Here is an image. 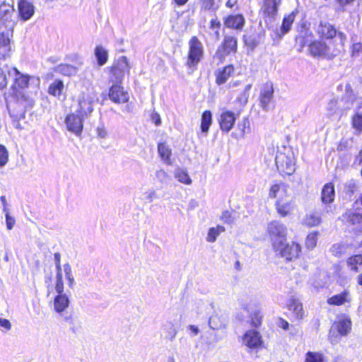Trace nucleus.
I'll use <instances>...</instances> for the list:
<instances>
[{
	"mask_svg": "<svg viewBox=\"0 0 362 362\" xmlns=\"http://www.w3.org/2000/svg\"><path fill=\"white\" fill-rule=\"evenodd\" d=\"M337 38L340 40V44L337 47H332L330 44L325 42L315 40L309 45V51L313 57H325L328 58L334 57L339 54L343 48L344 41L346 37L342 33H338Z\"/></svg>",
	"mask_w": 362,
	"mask_h": 362,
	"instance_id": "obj_1",
	"label": "nucleus"
},
{
	"mask_svg": "<svg viewBox=\"0 0 362 362\" xmlns=\"http://www.w3.org/2000/svg\"><path fill=\"white\" fill-rule=\"evenodd\" d=\"M287 231V227L279 221L274 220L268 223L267 233L275 250H279L284 245Z\"/></svg>",
	"mask_w": 362,
	"mask_h": 362,
	"instance_id": "obj_2",
	"label": "nucleus"
},
{
	"mask_svg": "<svg viewBox=\"0 0 362 362\" xmlns=\"http://www.w3.org/2000/svg\"><path fill=\"white\" fill-rule=\"evenodd\" d=\"M204 54V47L200 40L195 36L189 41V52L187 65L189 67L196 66L202 59Z\"/></svg>",
	"mask_w": 362,
	"mask_h": 362,
	"instance_id": "obj_3",
	"label": "nucleus"
},
{
	"mask_svg": "<svg viewBox=\"0 0 362 362\" xmlns=\"http://www.w3.org/2000/svg\"><path fill=\"white\" fill-rule=\"evenodd\" d=\"M238 50V40L235 37L226 35L221 46L215 53V58L222 62L225 58L231 53H236Z\"/></svg>",
	"mask_w": 362,
	"mask_h": 362,
	"instance_id": "obj_4",
	"label": "nucleus"
},
{
	"mask_svg": "<svg viewBox=\"0 0 362 362\" xmlns=\"http://www.w3.org/2000/svg\"><path fill=\"white\" fill-rule=\"evenodd\" d=\"M96 94L93 90H88L83 93L78 99V108L76 110L82 117H88L93 111V103L95 100Z\"/></svg>",
	"mask_w": 362,
	"mask_h": 362,
	"instance_id": "obj_5",
	"label": "nucleus"
},
{
	"mask_svg": "<svg viewBox=\"0 0 362 362\" xmlns=\"http://www.w3.org/2000/svg\"><path fill=\"white\" fill-rule=\"evenodd\" d=\"M275 160L279 170L282 173L290 175L295 172V163L292 153L278 152Z\"/></svg>",
	"mask_w": 362,
	"mask_h": 362,
	"instance_id": "obj_6",
	"label": "nucleus"
},
{
	"mask_svg": "<svg viewBox=\"0 0 362 362\" xmlns=\"http://www.w3.org/2000/svg\"><path fill=\"white\" fill-rule=\"evenodd\" d=\"M129 66L126 57H120L111 68L110 80L116 83H121L124 74L129 72Z\"/></svg>",
	"mask_w": 362,
	"mask_h": 362,
	"instance_id": "obj_7",
	"label": "nucleus"
},
{
	"mask_svg": "<svg viewBox=\"0 0 362 362\" xmlns=\"http://www.w3.org/2000/svg\"><path fill=\"white\" fill-rule=\"evenodd\" d=\"M239 115V111L234 112L226 109L223 110L218 119L221 129L224 132L230 131Z\"/></svg>",
	"mask_w": 362,
	"mask_h": 362,
	"instance_id": "obj_8",
	"label": "nucleus"
},
{
	"mask_svg": "<svg viewBox=\"0 0 362 362\" xmlns=\"http://www.w3.org/2000/svg\"><path fill=\"white\" fill-rule=\"evenodd\" d=\"M274 98V88L271 82H267L263 85L259 95V103L261 107L268 111L272 108Z\"/></svg>",
	"mask_w": 362,
	"mask_h": 362,
	"instance_id": "obj_9",
	"label": "nucleus"
},
{
	"mask_svg": "<svg viewBox=\"0 0 362 362\" xmlns=\"http://www.w3.org/2000/svg\"><path fill=\"white\" fill-rule=\"evenodd\" d=\"M275 209L279 216L284 218L293 211L294 206L287 194L278 198L275 204Z\"/></svg>",
	"mask_w": 362,
	"mask_h": 362,
	"instance_id": "obj_10",
	"label": "nucleus"
},
{
	"mask_svg": "<svg viewBox=\"0 0 362 362\" xmlns=\"http://www.w3.org/2000/svg\"><path fill=\"white\" fill-rule=\"evenodd\" d=\"M208 325L213 330L226 329L228 325V316L222 312H215L209 319Z\"/></svg>",
	"mask_w": 362,
	"mask_h": 362,
	"instance_id": "obj_11",
	"label": "nucleus"
},
{
	"mask_svg": "<svg viewBox=\"0 0 362 362\" xmlns=\"http://www.w3.org/2000/svg\"><path fill=\"white\" fill-rule=\"evenodd\" d=\"M13 37V23L11 29L0 32V58H5L11 50V39Z\"/></svg>",
	"mask_w": 362,
	"mask_h": 362,
	"instance_id": "obj_12",
	"label": "nucleus"
},
{
	"mask_svg": "<svg viewBox=\"0 0 362 362\" xmlns=\"http://www.w3.org/2000/svg\"><path fill=\"white\" fill-rule=\"evenodd\" d=\"M262 343L261 335L256 330H248L242 337V344L250 349H256Z\"/></svg>",
	"mask_w": 362,
	"mask_h": 362,
	"instance_id": "obj_13",
	"label": "nucleus"
},
{
	"mask_svg": "<svg viewBox=\"0 0 362 362\" xmlns=\"http://www.w3.org/2000/svg\"><path fill=\"white\" fill-rule=\"evenodd\" d=\"M85 117H82L78 113L71 114L66 118V127L69 131L79 135L83 130V121Z\"/></svg>",
	"mask_w": 362,
	"mask_h": 362,
	"instance_id": "obj_14",
	"label": "nucleus"
},
{
	"mask_svg": "<svg viewBox=\"0 0 362 362\" xmlns=\"http://www.w3.org/2000/svg\"><path fill=\"white\" fill-rule=\"evenodd\" d=\"M281 257H284L286 260H292L297 258L301 251V247L299 244L292 242L288 243L285 246H281L279 250Z\"/></svg>",
	"mask_w": 362,
	"mask_h": 362,
	"instance_id": "obj_15",
	"label": "nucleus"
},
{
	"mask_svg": "<svg viewBox=\"0 0 362 362\" xmlns=\"http://www.w3.org/2000/svg\"><path fill=\"white\" fill-rule=\"evenodd\" d=\"M109 97L111 100L117 103H124L129 100L128 93L117 83L112 85L110 88Z\"/></svg>",
	"mask_w": 362,
	"mask_h": 362,
	"instance_id": "obj_16",
	"label": "nucleus"
},
{
	"mask_svg": "<svg viewBox=\"0 0 362 362\" xmlns=\"http://www.w3.org/2000/svg\"><path fill=\"white\" fill-rule=\"evenodd\" d=\"M316 32L321 38H325L327 40L332 39L334 37H337V30L333 25L326 22H321L317 27Z\"/></svg>",
	"mask_w": 362,
	"mask_h": 362,
	"instance_id": "obj_17",
	"label": "nucleus"
},
{
	"mask_svg": "<svg viewBox=\"0 0 362 362\" xmlns=\"http://www.w3.org/2000/svg\"><path fill=\"white\" fill-rule=\"evenodd\" d=\"M18 8L19 16L23 21L29 20L34 14V6L27 0H20Z\"/></svg>",
	"mask_w": 362,
	"mask_h": 362,
	"instance_id": "obj_18",
	"label": "nucleus"
},
{
	"mask_svg": "<svg viewBox=\"0 0 362 362\" xmlns=\"http://www.w3.org/2000/svg\"><path fill=\"white\" fill-rule=\"evenodd\" d=\"M234 66L231 64L224 66L223 69H218L216 73V83L220 86L226 83L234 73Z\"/></svg>",
	"mask_w": 362,
	"mask_h": 362,
	"instance_id": "obj_19",
	"label": "nucleus"
},
{
	"mask_svg": "<svg viewBox=\"0 0 362 362\" xmlns=\"http://www.w3.org/2000/svg\"><path fill=\"white\" fill-rule=\"evenodd\" d=\"M224 24L230 28L242 30L245 24V18L240 14L230 15L226 18Z\"/></svg>",
	"mask_w": 362,
	"mask_h": 362,
	"instance_id": "obj_20",
	"label": "nucleus"
},
{
	"mask_svg": "<svg viewBox=\"0 0 362 362\" xmlns=\"http://www.w3.org/2000/svg\"><path fill=\"white\" fill-rule=\"evenodd\" d=\"M351 327V320L349 319H342L337 322L330 330V338L332 341H334L332 338V333L337 330L340 335H346L349 332Z\"/></svg>",
	"mask_w": 362,
	"mask_h": 362,
	"instance_id": "obj_21",
	"label": "nucleus"
},
{
	"mask_svg": "<svg viewBox=\"0 0 362 362\" xmlns=\"http://www.w3.org/2000/svg\"><path fill=\"white\" fill-rule=\"evenodd\" d=\"M288 307L289 310L293 313V316L296 319L300 320L303 317L304 310L303 308V305L298 299L294 297L291 298L289 299Z\"/></svg>",
	"mask_w": 362,
	"mask_h": 362,
	"instance_id": "obj_22",
	"label": "nucleus"
},
{
	"mask_svg": "<svg viewBox=\"0 0 362 362\" xmlns=\"http://www.w3.org/2000/svg\"><path fill=\"white\" fill-rule=\"evenodd\" d=\"M70 303L69 297L65 293L57 295L54 299V309L58 313H62Z\"/></svg>",
	"mask_w": 362,
	"mask_h": 362,
	"instance_id": "obj_23",
	"label": "nucleus"
},
{
	"mask_svg": "<svg viewBox=\"0 0 362 362\" xmlns=\"http://www.w3.org/2000/svg\"><path fill=\"white\" fill-rule=\"evenodd\" d=\"M8 74L14 77L15 83L21 88L23 89L28 87L30 76L22 74L17 69L13 68L8 71Z\"/></svg>",
	"mask_w": 362,
	"mask_h": 362,
	"instance_id": "obj_24",
	"label": "nucleus"
},
{
	"mask_svg": "<svg viewBox=\"0 0 362 362\" xmlns=\"http://www.w3.org/2000/svg\"><path fill=\"white\" fill-rule=\"evenodd\" d=\"M334 186L331 183L326 184L322 190L321 200L323 204H329L334 201Z\"/></svg>",
	"mask_w": 362,
	"mask_h": 362,
	"instance_id": "obj_25",
	"label": "nucleus"
},
{
	"mask_svg": "<svg viewBox=\"0 0 362 362\" xmlns=\"http://www.w3.org/2000/svg\"><path fill=\"white\" fill-rule=\"evenodd\" d=\"M350 294L347 291H344L341 293L334 295L328 298L327 303L333 305H341L345 303L350 302Z\"/></svg>",
	"mask_w": 362,
	"mask_h": 362,
	"instance_id": "obj_26",
	"label": "nucleus"
},
{
	"mask_svg": "<svg viewBox=\"0 0 362 362\" xmlns=\"http://www.w3.org/2000/svg\"><path fill=\"white\" fill-rule=\"evenodd\" d=\"M279 3V1L277 0H264L262 8L263 13L268 16L273 17L277 12Z\"/></svg>",
	"mask_w": 362,
	"mask_h": 362,
	"instance_id": "obj_27",
	"label": "nucleus"
},
{
	"mask_svg": "<svg viewBox=\"0 0 362 362\" xmlns=\"http://www.w3.org/2000/svg\"><path fill=\"white\" fill-rule=\"evenodd\" d=\"M14 14L13 6L9 4H2L0 6V15L1 18L4 21H11V25L14 23L12 21V16Z\"/></svg>",
	"mask_w": 362,
	"mask_h": 362,
	"instance_id": "obj_28",
	"label": "nucleus"
},
{
	"mask_svg": "<svg viewBox=\"0 0 362 362\" xmlns=\"http://www.w3.org/2000/svg\"><path fill=\"white\" fill-rule=\"evenodd\" d=\"M212 122V114L210 110H205L202 115L201 129L203 133L207 134Z\"/></svg>",
	"mask_w": 362,
	"mask_h": 362,
	"instance_id": "obj_29",
	"label": "nucleus"
},
{
	"mask_svg": "<svg viewBox=\"0 0 362 362\" xmlns=\"http://www.w3.org/2000/svg\"><path fill=\"white\" fill-rule=\"evenodd\" d=\"M320 215L315 212H312L307 214L303 219V223L309 227L317 226L320 225Z\"/></svg>",
	"mask_w": 362,
	"mask_h": 362,
	"instance_id": "obj_30",
	"label": "nucleus"
},
{
	"mask_svg": "<svg viewBox=\"0 0 362 362\" xmlns=\"http://www.w3.org/2000/svg\"><path fill=\"white\" fill-rule=\"evenodd\" d=\"M95 56L99 66H103L106 64L108 59L107 51L102 46H97L95 49Z\"/></svg>",
	"mask_w": 362,
	"mask_h": 362,
	"instance_id": "obj_31",
	"label": "nucleus"
},
{
	"mask_svg": "<svg viewBox=\"0 0 362 362\" xmlns=\"http://www.w3.org/2000/svg\"><path fill=\"white\" fill-rule=\"evenodd\" d=\"M174 176L181 183L185 185H190L192 183V180L185 169L180 168L175 169Z\"/></svg>",
	"mask_w": 362,
	"mask_h": 362,
	"instance_id": "obj_32",
	"label": "nucleus"
},
{
	"mask_svg": "<svg viewBox=\"0 0 362 362\" xmlns=\"http://www.w3.org/2000/svg\"><path fill=\"white\" fill-rule=\"evenodd\" d=\"M223 231H225V228L221 226L210 228L207 233L206 241L209 243L215 242L217 237Z\"/></svg>",
	"mask_w": 362,
	"mask_h": 362,
	"instance_id": "obj_33",
	"label": "nucleus"
},
{
	"mask_svg": "<svg viewBox=\"0 0 362 362\" xmlns=\"http://www.w3.org/2000/svg\"><path fill=\"white\" fill-rule=\"evenodd\" d=\"M286 194V189L284 185H274L270 187L269 196L270 198H276L279 196H285Z\"/></svg>",
	"mask_w": 362,
	"mask_h": 362,
	"instance_id": "obj_34",
	"label": "nucleus"
},
{
	"mask_svg": "<svg viewBox=\"0 0 362 362\" xmlns=\"http://www.w3.org/2000/svg\"><path fill=\"white\" fill-rule=\"evenodd\" d=\"M158 151L161 158L165 160L168 164H170L171 150L165 144H159L158 146Z\"/></svg>",
	"mask_w": 362,
	"mask_h": 362,
	"instance_id": "obj_35",
	"label": "nucleus"
},
{
	"mask_svg": "<svg viewBox=\"0 0 362 362\" xmlns=\"http://www.w3.org/2000/svg\"><path fill=\"white\" fill-rule=\"evenodd\" d=\"M77 70L76 66L67 64H61L57 67L59 73L67 76L75 75L77 73Z\"/></svg>",
	"mask_w": 362,
	"mask_h": 362,
	"instance_id": "obj_36",
	"label": "nucleus"
},
{
	"mask_svg": "<svg viewBox=\"0 0 362 362\" xmlns=\"http://www.w3.org/2000/svg\"><path fill=\"white\" fill-rule=\"evenodd\" d=\"M64 89V83L62 81L56 80L49 87V93L54 96H59Z\"/></svg>",
	"mask_w": 362,
	"mask_h": 362,
	"instance_id": "obj_37",
	"label": "nucleus"
},
{
	"mask_svg": "<svg viewBox=\"0 0 362 362\" xmlns=\"http://www.w3.org/2000/svg\"><path fill=\"white\" fill-rule=\"evenodd\" d=\"M295 16L296 15L294 12H292L284 18L281 28L283 35L286 33L290 30L294 21Z\"/></svg>",
	"mask_w": 362,
	"mask_h": 362,
	"instance_id": "obj_38",
	"label": "nucleus"
},
{
	"mask_svg": "<svg viewBox=\"0 0 362 362\" xmlns=\"http://www.w3.org/2000/svg\"><path fill=\"white\" fill-rule=\"evenodd\" d=\"M347 264L351 267V269L357 272L358 266L362 265V255H357L349 257L347 259Z\"/></svg>",
	"mask_w": 362,
	"mask_h": 362,
	"instance_id": "obj_39",
	"label": "nucleus"
},
{
	"mask_svg": "<svg viewBox=\"0 0 362 362\" xmlns=\"http://www.w3.org/2000/svg\"><path fill=\"white\" fill-rule=\"evenodd\" d=\"M218 5L215 3L214 0H202L201 8L205 11H216L218 8Z\"/></svg>",
	"mask_w": 362,
	"mask_h": 362,
	"instance_id": "obj_40",
	"label": "nucleus"
},
{
	"mask_svg": "<svg viewBox=\"0 0 362 362\" xmlns=\"http://www.w3.org/2000/svg\"><path fill=\"white\" fill-rule=\"evenodd\" d=\"M318 233L313 232L308 235L305 240V245L309 249H313L315 247L317 240Z\"/></svg>",
	"mask_w": 362,
	"mask_h": 362,
	"instance_id": "obj_41",
	"label": "nucleus"
},
{
	"mask_svg": "<svg viewBox=\"0 0 362 362\" xmlns=\"http://www.w3.org/2000/svg\"><path fill=\"white\" fill-rule=\"evenodd\" d=\"M8 161V152L6 148L0 144V167L2 168L6 165Z\"/></svg>",
	"mask_w": 362,
	"mask_h": 362,
	"instance_id": "obj_42",
	"label": "nucleus"
},
{
	"mask_svg": "<svg viewBox=\"0 0 362 362\" xmlns=\"http://www.w3.org/2000/svg\"><path fill=\"white\" fill-rule=\"evenodd\" d=\"M251 88V85H247L245 90L240 93V95L237 98L240 106L243 107L247 103L248 99V92Z\"/></svg>",
	"mask_w": 362,
	"mask_h": 362,
	"instance_id": "obj_43",
	"label": "nucleus"
},
{
	"mask_svg": "<svg viewBox=\"0 0 362 362\" xmlns=\"http://www.w3.org/2000/svg\"><path fill=\"white\" fill-rule=\"evenodd\" d=\"M64 282L62 279V274H56V284H55V291L57 293V295H60L64 293Z\"/></svg>",
	"mask_w": 362,
	"mask_h": 362,
	"instance_id": "obj_44",
	"label": "nucleus"
},
{
	"mask_svg": "<svg viewBox=\"0 0 362 362\" xmlns=\"http://www.w3.org/2000/svg\"><path fill=\"white\" fill-rule=\"evenodd\" d=\"M305 362H322V356L316 352H308Z\"/></svg>",
	"mask_w": 362,
	"mask_h": 362,
	"instance_id": "obj_45",
	"label": "nucleus"
},
{
	"mask_svg": "<svg viewBox=\"0 0 362 362\" xmlns=\"http://www.w3.org/2000/svg\"><path fill=\"white\" fill-rule=\"evenodd\" d=\"M221 27V22L217 19L214 18L210 21V29H211L216 39L220 37L219 30Z\"/></svg>",
	"mask_w": 362,
	"mask_h": 362,
	"instance_id": "obj_46",
	"label": "nucleus"
},
{
	"mask_svg": "<svg viewBox=\"0 0 362 362\" xmlns=\"http://www.w3.org/2000/svg\"><path fill=\"white\" fill-rule=\"evenodd\" d=\"M262 316L259 310L255 311L251 315V325L253 327H259L262 324Z\"/></svg>",
	"mask_w": 362,
	"mask_h": 362,
	"instance_id": "obj_47",
	"label": "nucleus"
},
{
	"mask_svg": "<svg viewBox=\"0 0 362 362\" xmlns=\"http://www.w3.org/2000/svg\"><path fill=\"white\" fill-rule=\"evenodd\" d=\"M353 127L358 131H362V115L356 114L352 119Z\"/></svg>",
	"mask_w": 362,
	"mask_h": 362,
	"instance_id": "obj_48",
	"label": "nucleus"
},
{
	"mask_svg": "<svg viewBox=\"0 0 362 362\" xmlns=\"http://www.w3.org/2000/svg\"><path fill=\"white\" fill-rule=\"evenodd\" d=\"M238 127L243 135L249 133L250 129L249 120L247 119H244L240 123L238 124Z\"/></svg>",
	"mask_w": 362,
	"mask_h": 362,
	"instance_id": "obj_49",
	"label": "nucleus"
},
{
	"mask_svg": "<svg viewBox=\"0 0 362 362\" xmlns=\"http://www.w3.org/2000/svg\"><path fill=\"white\" fill-rule=\"evenodd\" d=\"M156 177L162 183L167 182L168 180V175L163 169H160L156 172Z\"/></svg>",
	"mask_w": 362,
	"mask_h": 362,
	"instance_id": "obj_50",
	"label": "nucleus"
},
{
	"mask_svg": "<svg viewBox=\"0 0 362 362\" xmlns=\"http://www.w3.org/2000/svg\"><path fill=\"white\" fill-rule=\"evenodd\" d=\"M347 215V220L352 224H355L356 223H359L361 220L362 219V216L359 214H356L352 212H349L346 214Z\"/></svg>",
	"mask_w": 362,
	"mask_h": 362,
	"instance_id": "obj_51",
	"label": "nucleus"
},
{
	"mask_svg": "<svg viewBox=\"0 0 362 362\" xmlns=\"http://www.w3.org/2000/svg\"><path fill=\"white\" fill-rule=\"evenodd\" d=\"M355 0H334V2L337 4V8L343 11L347 5H350Z\"/></svg>",
	"mask_w": 362,
	"mask_h": 362,
	"instance_id": "obj_52",
	"label": "nucleus"
},
{
	"mask_svg": "<svg viewBox=\"0 0 362 362\" xmlns=\"http://www.w3.org/2000/svg\"><path fill=\"white\" fill-rule=\"evenodd\" d=\"M6 216V228L8 230L13 229L16 220L14 217L11 216L9 213L5 214Z\"/></svg>",
	"mask_w": 362,
	"mask_h": 362,
	"instance_id": "obj_53",
	"label": "nucleus"
},
{
	"mask_svg": "<svg viewBox=\"0 0 362 362\" xmlns=\"http://www.w3.org/2000/svg\"><path fill=\"white\" fill-rule=\"evenodd\" d=\"M57 274H62V267H61V255L59 252H56L54 255Z\"/></svg>",
	"mask_w": 362,
	"mask_h": 362,
	"instance_id": "obj_54",
	"label": "nucleus"
},
{
	"mask_svg": "<svg viewBox=\"0 0 362 362\" xmlns=\"http://www.w3.org/2000/svg\"><path fill=\"white\" fill-rule=\"evenodd\" d=\"M11 327L12 325L8 320L0 317V328L8 331L11 329Z\"/></svg>",
	"mask_w": 362,
	"mask_h": 362,
	"instance_id": "obj_55",
	"label": "nucleus"
},
{
	"mask_svg": "<svg viewBox=\"0 0 362 362\" xmlns=\"http://www.w3.org/2000/svg\"><path fill=\"white\" fill-rule=\"evenodd\" d=\"M7 86V79L6 72L0 68V89L4 88Z\"/></svg>",
	"mask_w": 362,
	"mask_h": 362,
	"instance_id": "obj_56",
	"label": "nucleus"
},
{
	"mask_svg": "<svg viewBox=\"0 0 362 362\" xmlns=\"http://www.w3.org/2000/svg\"><path fill=\"white\" fill-rule=\"evenodd\" d=\"M96 131H97V134H98V137H100L101 139H105L107 136V132L105 127H104V125L98 126L97 127Z\"/></svg>",
	"mask_w": 362,
	"mask_h": 362,
	"instance_id": "obj_57",
	"label": "nucleus"
},
{
	"mask_svg": "<svg viewBox=\"0 0 362 362\" xmlns=\"http://www.w3.org/2000/svg\"><path fill=\"white\" fill-rule=\"evenodd\" d=\"M157 197L154 190H148L145 193V199L148 202H153Z\"/></svg>",
	"mask_w": 362,
	"mask_h": 362,
	"instance_id": "obj_58",
	"label": "nucleus"
},
{
	"mask_svg": "<svg viewBox=\"0 0 362 362\" xmlns=\"http://www.w3.org/2000/svg\"><path fill=\"white\" fill-rule=\"evenodd\" d=\"M177 328L174 325H171L168 329V337L170 339H173L177 334Z\"/></svg>",
	"mask_w": 362,
	"mask_h": 362,
	"instance_id": "obj_59",
	"label": "nucleus"
},
{
	"mask_svg": "<svg viewBox=\"0 0 362 362\" xmlns=\"http://www.w3.org/2000/svg\"><path fill=\"white\" fill-rule=\"evenodd\" d=\"M221 218V220L224 223H232L230 214L228 211H226L223 212Z\"/></svg>",
	"mask_w": 362,
	"mask_h": 362,
	"instance_id": "obj_60",
	"label": "nucleus"
},
{
	"mask_svg": "<svg viewBox=\"0 0 362 362\" xmlns=\"http://www.w3.org/2000/svg\"><path fill=\"white\" fill-rule=\"evenodd\" d=\"M187 330L190 331L193 336L197 335L199 332V328L194 325H189L187 327Z\"/></svg>",
	"mask_w": 362,
	"mask_h": 362,
	"instance_id": "obj_61",
	"label": "nucleus"
},
{
	"mask_svg": "<svg viewBox=\"0 0 362 362\" xmlns=\"http://www.w3.org/2000/svg\"><path fill=\"white\" fill-rule=\"evenodd\" d=\"M63 267L66 278L73 276L71 267L69 263L64 264Z\"/></svg>",
	"mask_w": 362,
	"mask_h": 362,
	"instance_id": "obj_62",
	"label": "nucleus"
},
{
	"mask_svg": "<svg viewBox=\"0 0 362 362\" xmlns=\"http://www.w3.org/2000/svg\"><path fill=\"white\" fill-rule=\"evenodd\" d=\"M362 50V44L356 43L352 46V52L354 54L359 53Z\"/></svg>",
	"mask_w": 362,
	"mask_h": 362,
	"instance_id": "obj_63",
	"label": "nucleus"
},
{
	"mask_svg": "<svg viewBox=\"0 0 362 362\" xmlns=\"http://www.w3.org/2000/svg\"><path fill=\"white\" fill-rule=\"evenodd\" d=\"M0 200L3 204V211L5 214L9 213L8 209L7 207V202H6L5 196H1L0 197Z\"/></svg>",
	"mask_w": 362,
	"mask_h": 362,
	"instance_id": "obj_64",
	"label": "nucleus"
}]
</instances>
